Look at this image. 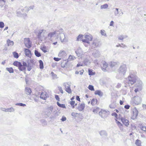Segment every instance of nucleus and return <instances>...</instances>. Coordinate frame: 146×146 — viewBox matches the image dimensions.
I'll use <instances>...</instances> for the list:
<instances>
[{
  "instance_id": "obj_1",
  "label": "nucleus",
  "mask_w": 146,
  "mask_h": 146,
  "mask_svg": "<svg viewBox=\"0 0 146 146\" xmlns=\"http://www.w3.org/2000/svg\"><path fill=\"white\" fill-rule=\"evenodd\" d=\"M13 65L18 67L20 71H23L25 70L27 67H32V64L31 60H28L27 62L25 61H23L22 64L20 62L16 61L13 62Z\"/></svg>"
},
{
  "instance_id": "obj_2",
  "label": "nucleus",
  "mask_w": 146,
  "mask_h": 146,
  "mask_svg": "<svg viewBox=\"0 0 146 146\" xmlns=\"http://www.w3.org/2000/svg\"><path fill=\"white\" fill-rule=\"evenodd\" d=\"M137 80L136 72L134 71H131L127 78V82L129 84L132 85L136 82Z\"/></svg>"
},
{
  "instance_id": "obj_3",
  "label": "nucleus",
  "mask_w": 146,
  "mask_h": 146,
  "mask_svg": "<svg viewBox=\"0 0 146 146\" xmlns=\"http://www.w3.org/2000/svg\"><path fill=\"white\" fill-rule=\"evenodd\" d=\"M44 31H45L43 30H39L36 32V34L37 38L41 41L43 40L46 39Z\"/></svg>"
},
{
  "instance_id": "obj_4",
  "label": "nucleus",
  "mask_w": 146,
  "mask_h": 146,
  "mask_svg": "<svg viewBox=\"0 0 146 146\" xmlns=\"http://www.w3.org/2000/svg\"><path fill=\"white\" fill-rule=\"evenodd\" d=\"M127 71L126 66L125 64H123L120 66L118 70L119 73L121 75H124Z\"/></svg>"
},
{
  "instance_id": "obj_5",
  "label": "nucleus",
  "mask_w": 146,
  "mask_h": 146,
  "mask_svg": "<svg viewBox=\"0 0 146 146\" xmlns=\"http://www.w3.org/2000/svg\"><path fill=\"white\" fill-rule=\"evenodd\" d=\"M133 102L136 105L140 104L142 101V98L138 96H135L132 99Z\"/></svg>"
},
{
  "instance_id": "obj_6",
  "label": "nucleus",
  "mask_w": 146,
  "mask_h": 146,
  "mask_svg": "<svg viewBox=\"0 0 146 146\" xmlns=\"http://www.w3.org/2000/svg\"><path fill=\"white\" fill-rule=\"evenodd\" d=\"M63 85L65 88V91L69 94L72 93V90L70 88V85L68 83H64L63 84Z\"/></svg>"
},
{
  "instance_id": "obj_7",
  "label": "nucleus",
  "mask_w": 146,
  "mask_h": 146,
  "mask_svg": "<svg viewBox=\"0 0 146 146\" xmlns=\"http://www.w3.org/2000/svg\"><path fill=\"white\" fill-rule=\"evenodd\" d=\"M92 45L94 48H96L100 46L101 45V44L99 40L97 39H95L93 40Z\"/></svg>"
},
{
  "instance_id": "obj_8",
  "label": "nucleus",
  "mask_w": 146,
  "mask_h": 146,
  "mask_svg": "<svg viewBox=\"0 0 146 146\" xmlns=\"http://www.w3.org/2000/svg\"><path fill=\"white\" fill-rule=\"evenodd\" d=\"M24 44L25 46L28 48L31 47V42L29 38H26L25 39Z\"/></svg>"
},
{
  "instance_id": "obj_9",
  "label": "nucleus",
  "mask_w": 146,
  "mask_h": 146,
  "mask_svg": "<svg viewBox=\"0 0 146 146\" xmlns=\"http://www.w3.org/2000/svg\"><path fill=\"white\" fill-rule=\"evenodd\" d=\"M107 112L104 110H101L99 112V115L102 118H106L108 115Z\"/></svg>"
},
{
  "instance_id": "obj_10",
  "label": "nucleus",
  "mask_w": 146,
  "mask_h": 146,
  "mask_svg": "<svg viewBox=\"0 0 146 146\" xmlns=\"http://www.w3.org/2000/svg\"><path fill=\"white\" fill-rule=\"evenodd\" d=\"M135 82V86L139 88L140 89H142L143 85L142 81L140 80H137Z\"/></svg>"
},
{
  "instance_id": "obj_11",
  "label": "nucleus",
  "mask_w": 146,
  "mask_h": 146,
  "mask_svg": "<svg viewBox=\"0 0 146 146\" xmlns=\"http://www.w3.org/2000/svg\"><path fill=\"white\" fill-rule=\"evenodd\" d=\"M60 39L61 42H66L68 41L67 39L65 38L64 34L63 33H60Z\"/></svg>"
},
{
  "instance_id": "obj_12",
  "label": "nucleus",
  "mask_w": 146,
  "mask_h": 146,
  "mask_svg": "<svg viewBox=\"0 0 146 146\" xmlns=\"http://www.w3.org/2000/svg\"><path fill=\"white\" fill-rule=\"evenodd\" d=\"M75 53L78 57L81 56L83 53L82 49L80 47L78 48L77 50L76 51Z\"/></svg>"
},
{
  "instance_id": "obj_13",
  "label": "nucleus",
  "mask_w": 146,
  "mask_h": 146,
  "mask_svg": "<svg viewBox=\"0 0 146 146\" xmlns=\"http://www.w3.org/2000/svg\"><path fill=\"white\" fill-rule=\"evenodd\" d=\"M100 136L103 138L107 136L108 134L106 131L102 130L99 132Z\"/></svg>"
},
{
  "instance_id": "obj_14",
  "label": "nucleus",
  "mask_w": 146,
  "mask_h": 146,
  "mask_svg": "<svg viewBox=\"0 0 146 146\" xmlns=\"http://www.w3.org/2000/svg\"><path fill=\"white\" fill-rule=\"evenodd\" d=\"M102 63L103 64L102 66H101L102 70L104 71H105L106 70V68L108 67V64L105 61H102Z\"/></svg>"
},
{
  "instance_id": "obj_15",
  "label": "nucleus",
  "mask_w": 146,
  "mask_h": 146,
  "mask_svg": "<svg viewBox=\"0 0 146 146\" xmlns=\"http://www.w3.org/2000/svg\"><path fill=\"white\" fill-rule=\"evenodd\" d=\"M121 120L126 126H128L129 125V121L127 119L122 117L121 118Z\"/></svg>"
},
{
  "instance_id": "obj_16",
  "label": "nucleus",
  "mask_w": 146,
  "mask_h": 146,
  "mask_svg": "<svg viewBox=\"0 0 146 146\" xmlns=\"http://www.w3.org/2000/svg\"><path fill=\"white\" fill-rule=\"evenodd\" d=\"M85 108V104L84 103L79 104L78 107V109L79 111H83Z\"/></svg>"
},
{
  "instance_id": "obj_17",
  "label": "nucleus",
  "mask_w": 146,
  "mask_h": 146,
  "mask_svg": "<svg viewBox=\"0 0 146 146\" xmlns=\"http://www.w3.org/2000/svg\"><path fill=\"white\" fill-rule=\"evenodd\" d=\"M47 97V95L45 92H42L41 93L40 96V98L43 100H46Z\"/></svg>"
},
{
  "instance_id": "obj_18",
  "label": "nucleus",
  "mask_w": 146,
  "mask_h": 146,
  "mask_svg": "<svg viewBox=\"0 0 146 146\" xmlns=\"http://www.w3.org/2000/svg\"><path fill=\"white\" fill-rule=\"evenodd\" d=\"M138 115V111L136 109H135L133 111V115L132 117L133 119L136 118Z\"/></svg>"
},
{
  "instance_id": "obj_19",
  "label": "nucleus",
  "mask_w": 146,
  "mask_h": 146,
  "mask_svg": "<svg viewBox=\"0 0 146 146\" xmlns=\"http://www.w3.org/2000/svg\"><path fill=\"white\" fill-rule=\"evenodd\" d=\"M66 55L65 51L64 50H61L58 54V56L62 58L64 57Z\"/></svg>"
},
{
  "instance_id": "obj_20",
  "label": "nucleus",
  "mask_w": 146,
  "mask_h": 146,
  "mask_svg": "<svg viewBox=\"0 0 146 146\" xmlns=\"http://www.w3.org/2000/svg\"><path fill=\"white\" fill-rule=\"evenodd\" d=\"M56 35L57 36H58L59 35H60V33H62L63 32V31L62 29H60L58 30L57 29L55 31Z\"/></svg>"
},
{
  "instance_id": "obj_21",
  "label": "nucleus",
  "mask_w": 146,
  "mask_h": 146,
  "mask_svg": "<svg viewBox=\"0 0 146 146\" xmlns=\"http://www.w3.org/2000/svg\"><path fill=\"white\" fill-rule=\"evenodd\" d=\"M24 50L25 55L27 56H29L30 54L31 53L30 50L29 49L26 48H24Z\"/></svg>"
},
{
  "instance_id": "obj_22",
  "label": "nucleus",
  "mask_w": 146,
  "mask_h": 146,
  "mask_svg": "<svg viewBox=\"0 0 146 146\" xmlns=\"http://www.w3.org/2000/svg\"><path fill=\"white\" fill-rule=\"evenodd\" d=\"M93 55L95 58H98L100 56V52L98 51H96L92 53Z\"/></svg>"
},
{
  "instance_id": "obj_23",
  "label": "nucleus",
  "mask_w": 146,
  "mask_h": 146,
  "mask_svg": "<svg viewBox=\"0 0 146 146\" xmlns=\"http://www.w3.org/2000/svg\"><path fill=\"white\" fill-rule=\"evenodd\" d=\"M85 38L87 39L89 41V40L90 41H92V36L90 35H85Z\"/></svg>"
},
{
  "instance_id": "obj_24",
  "label": "nucleus",
  "mask_w": 146,
  "mask_h": 146,
  "mask_svg": "<svg viewBox=\"0 0 146 146\" xmlns=\"http://www.w3.org/2000/svg\"><path fill=\"white\" fill-rule=\"evenodd\" d=\"M53 109V107L52 106H50V107L48 108L47 109L48 113L50 114L52 111Z\"/></svg>"
},
{
  "instance_id": "obj_25",
  "label": "nucleus",
  "mask_w": 146,
  "mask_h": 146,
  "mask_svg": "<svg viewBox=\"0 0 146 146\" xmlns=\"http://www.w3.org/2000/svg\"><path fill=\"white\" fill-rule=\"evenodd\" d=\"M95 95H98L100 96H102L103 95V93L100 90H96L95 92Z\"/></svg>"
},
{
  "instance_id": "obj_26",
  "label": "nucleus",
  "mask_w": 146,
  "mask_h": 146,
  "mask_svg": "<svg viewBox=\"0 0 146 146\" xmlns=\"http://www.w3.org/2000/svg\"><path fill=\"white\" fill-rule=\"evenodd\" d=\"M25 90L26 92V94L28 95H30L32 92L31 89L28 87L26 88L25 89Z\"/></svg>"
},
{
  "instance_id": "obj_27",
  "label": "nucleus",
  "mask_w": 146,
  "mask_h": 146,
  "mask_svg": "<svg viewBox=\"0 0 146 146\" xmlns=\"http://www.w3.org/2000/svg\"><path fill=\"white\" fill-rule=\"evenodd\" d=\"M7 43L8 44V46H12L14 44V42L13 41H11L9 39H8L7 40Z\"/></svg>"
},
{
  "instance_id": "obj_28",
  "label": "nucleus",
  "mask_w": 146,
  "mask_h": 146,
  "mask_svg": "<svg viewBox=\"0 0 146 146\" xmlns=\"http://www.w3.org/2000/svg\"><path fill=\"white\" fill-rule=\"evenodd\" d=\"M117 64L116 62H111L109 63V65L111 67H113L117 65Z\"/></svg>"
},
{
  "instance_id": "obj_29",
  "label": "nucleus",
  "mask_w": 146,
  "mask_h": 146,
  "mask_svg": "<svg viewBox=\"0 0 146 146\" xmlns=\"http://www.w3.org/2000/svg\"><path fill=\"white\" fill-rule=\"evenodd\" d=\"M108 7V5L106 3L103 5H101L100 7V8L101 9H107Z\"/></svg>"
},
{
  "instance_id": "obj_30",
  "label": "nucleus",
  "mask_w": 146,
  "mask_h": 146,
  "mask_svg": "<svg viewBox=\"0 0 146 146\" xmlns=\"http://www.w3.org/2000/svg\"><path fill=\"white\" fill-rule=\"evenodd\" d=\"M135 144L137 146H141V141L139 140H136L135 141Z\"/></svg>"
},
{
  "instance_id": "obj_31",
  "label": "nucleus",
  "mask_w": 146,
  "mask_h": 146,
  "mask_svg": "<svg viewBox=\"0 0 146 146\" xmlns=\"http://www.w3.org/2000/svg\"><path fill=\"white\" fill-rule=\"evenodd\" d=\"M55 31H54L53 32H50L49 33L48 35V36L49 37H50V38L53 36H54L55 35H56L55 34Z\"/></svg>"
},
{
  "instance_id": "obj_32",
  "label": "nucleus",
  "mask_w": 146,
  "mask_h": 146,
  "mask_svg": "<svg viewBox=\"0 0 146 146\" xmlns=\"http://www.w3.org/2000/svg\"><path fill=\"white\" fill-rule=\"evenodd\" d=\"M57 104L60 107L64 108H66V106L64 104H60L58 102H57Z\"/></svg>"
},
{
  "instance_id": "obj_33",
  "label": "nucleus",
  "mask_w": 146,
  "mask_h": 146,
  "mask_svg": "<svg viewBox=\"0 0 146 146\" xmlns=\"http://www.w3.org/2000/svg\"><path fill=\"white\" fill-rule=\"evenodd\" d=\"M97 99H93L91 101V104L92 105L94 106L97 103Z\"/></svg>"
},
{
  "instance_id": "obj_34",
  "label": "nucleus",
  "mask_w": 146,
  "mask_h": 146,
  "mask_svg": "<svg viewBox=\"0 0 146 146\" xmlns=\"http://www.w3.org/2000/svg\"><path fill=\"white\" fill-rule=\"evenodd\" d=\"M119 9L118 8H116L115 10L114 11V15L115 16H119Z\"/></svg>"
},
{
  "instance_id": "obj_35",
  "label": "nucleus",
  "mask_w": 146,
  "mask_h": 146,
  "mask_svg": "<svg viewBox=\"0 0 146 146\" xmlns=\"http://www.w3.org/2000/svg\"><path fill=\"white\" fill-rule=\"evenodd\" d=\"M6 70L9 72L10 73H13L14 72L13 70L11 67L7 68Z\"/></svg>"
},
{
  "instance_id": "obj_36",
  "label": "nucleus",
  "mask_w": 146,
  "mask_h": 146,
  "mask_svg": "<svg viewBox=\"0 0 146 146\" xmlns=\"http://www.w3.org/2000/svg\"><path fill=\"white\" fill-rule=\"evenodd\" d=\"M15 110V109L11 107L10 108L7 109L6 112H13Z\"/></svg>"
},
{
  "instance_id": "obj_37",
  "label": "nucleus",
  "mask_w": 146,
  "mask_h": 146,
  "mask_svg": "<svg viewBox=\"0 0 146 146\" xmlns=\"http://www.w3.org/2000/svg\"><path fill=\"white\" fill-rule=\"evenodd\" d=\"M109 107L111 108L112 109H114L116 107L115 103V102L113 103L110 105Z\"/></svg>"
},
{
  "instance_id": "obj_38",
  "label": "nucleus",
  "mask_w": 146,
  "mask_h": 146,
  "mask_svg": "<svg viewBox=\"0 0 146 146\" xmlns=\"http://www.w3.org/2000/svg\"><path fill=\"white\" fill-rule=\"evenodd\" d=\"M39 63H40V68L41 69H42L44 68L43 63L42 60H39Z\"/></svg>"
},
{
  "instance_id": "obj_39",
  "label": "nucleus",
  "mask_w": 146,
  "mask_h": 146,
  "mask_svg": "<svg viewBox=\"0 0 146 146\" xmlns=\"http://www.w3.org/2000/svg\"><path fill=\"white\" fill-rule=\"evenodd\" d=\"M76 58L74 56L70 55L68 57V61L73 60Z\"/></svg>"
},
{
  "instance_id": "obj_40",
  "label": "nucleus",
  "mask_w": 146,
  "mask_h": 146,
  "mask_svg": "<svg viewBox=\"0 0 146 146\" xmlns=\"http://www.w3.org/2000/svg\"><path fill=\"white\" fill-rule=\"evenodd\" d=\"M35 54L36 56L38 57H39L41 56L40 53L36 50L35 51Z\"/></svg>"
},
{
  "instance_id": "obj_41",
  "label": "nucleus",
  "mask_w": 146,
  "mask_h": 146,
  "mask_svg": "<svg viewBox=\"0 0 146 146\" xmlns=\"http://www.w3.org/2000/svg\"><path fill=\"white\" fill-rule=\"evenodd\" d=\"M40 49L42 50L43 52L46 53L47 52L46 48L45 46H44L40 48Z\"/></svg>"
},
{
  "instance_id": "obj_42",
  "label": "nucleus",
  "mask_w": 146,
  "mask_h": 146,
  "mask_svg": "<svg viewBox=\"0 0 146 146\" xmlns=\"http://www.w3.org/2000/svg\"><path fill=\"white\" fill-rule=\"evenodd\" d=\"M84 63L85 65H88L90 64V62L88 60L85 59L84 61Z\"/></svg>"
},
{
  "instance_id": "obj_43",
  "label": "nucleus",
  "mask_w": 146,
  "mask_h": 146,
  "mask_svg": "<svg viewBox=\"0 0 146 146\" xmlns=\"http://www.w3.org/2000/svg\"><path fill=\"white\" fill-rule=\"evenodd\" d=\"M41 122L43 126H45L47 124V122L45 120L42 119L41 120Z\"/></svg>"
},
{
  "instance_id": "obj_44",
  "label": "nucleus",
  "mask_w": 146,
  "mask_h": 146,
  "mask_svg": "<svg viewBox=\"0 0 146 146\" xmlns=\"http://www.w3.org/2000/svg\"><path fill=\"white\" fill-rule=\"evenodd\" d=\"M5 3V0H0V6L2 7L4 5Z\"/></svg>"
},
{
  "instance_id": "obj_45",
  "label": "nucleus",
  "mask_w": 146,
  "mask_h": 146,
  "mask_svg": "<svg viewBox=\"0 0 146 146\" xmlns=\"http://www.w3.org/2000/svg\"><path fill=\"white\" fill-rule=\"evenodd\" d=\"M13 55L14 57L16 58H18L19 57V56L18 53L16 52H13Z\"/></svg>"
},
{
  "instance_id": "obj_46",
  "label": "nucleus",
  "mask_w": 146,
  "mask_h": 146,
  "mask_svg": "<svg viewBox=\"0 0 146 146\" xmlns=\"http://www.w3.org/2000/svg\"><path fill=\"white\" fill-rule=\"evenodd\" d=\"M99 108H94L93 110V112L94 113H97L99 111Z\"/></svg>"
},
{
  "instance_id": "obj_47",
  "label": "nucleus",
  "mask_w": 146,
  "mask_h": 146,
  "mask_svg": "<svg viewBox=\"0 0 146 146\" xmlns=\"http://www.w3.org/2000/svg\"><path fill=\"white\" fill-rule=\"evenodd\" d=\"M83 36L82 35H79L77 37V40L79 41L82 40Z\"/></svg>"
},
{
  "instance_id": "obj_48",
  "label": "nucleus",
  "mask_w": 146,
  "mask_h": 146,
  "mask_svg": "<svg viewBox=\"0 0 146 146\" xmlns=\"http://www.w3.org/2000/svg\"><path fill=\"white\" fill-rule=\"evenodd\" d=\"M88 73L89 75H93L95 74V73L92 72V70L91 69H88Z\"/></svg>"
},
{
  "instance_id": "obj_49",
  "label": "nucleus",
  "mask_w": 146,
  "mask_h": 146,
  "mask_svg": "<svg viewBox=\"0 0 146 146\" xmlns=\"http://www.w3.org/2000/svg\"><path fill=\"white\" fill-rule=\"evenodd\" d=\"M17 106H21L24 107L26 106V104H23L22 103H17L15 104Z\"/></svg>"
},
{
  "instance_id": "obj_50",
  "label": "nucleus",
  "mask_w": 146,
  "mask_h": 146,
  "mask_svg": "<svg viewBox=\"0 0 146 146\" xmlns=\"http://www.w3.org/2000/svg\"><path fill=\"white\" fill-rule=\"evenodd\" d=\"M88 88L89 90H91V91H94V88L93 86L90 85L88 87Z\"/></svg>"
},
{
  "instance_id": "obj_51",
  "label": "nucleus",
  "mask_w": 146,
  "mask_h": 146,
  "mask_svg": "<svg viewBox=\"0 0 146 146\" xmlns=\"http://www.w3.org/2000/svg\"><path fill=\"white\" fill-rule=\"evenodd\" d=\"M119 46H120L121 47H122V48H125L126 47V45L125 44H121V45L119 44L118 45H116V47H118Z\"/></svg>"
},
{
  "instance_id": "obj_52",
  "label": "nucleus",
  "mask_w": 146,
  "mask_h": 146,
  "mask_svg": "<svg viewBox=\"0 0 146 146\" xmlns=\"http://www.w3.org/2000/svg\"><path fill=\"white\" fill-rule=\"evenodd\" d=\"M82 40L83 42L86 43L87 44H89L90 43V42L86 39H82Z\"/></svg>"
},
{
  "instance_id": "obj_53",
  "label": "nucleus",
  "mask_w": 146,
  "mask_h": 146,
  "mask_svg": "<svg viewBox=\"0 0 146 146\" xmlns=\"http://www.w3.org/2000/svg\"><path fill=\"white\" fill-rule=\"evenodd\" d=\"M101 33L103 36H106V33H105V31L104 30H101Z\"/></svg>"
},
{
  "instance_id": "obj_54",
  "label": "nucleus",
  "mask_w": 146,
  "mask_h": 146,
  "mask_svg": "<svg viewBox=\"0 0 146 146\" xmlns=\"http://www.w3.org/2000/svg\"><path fill=\"white\" fill-rule=\"evenodd\" d=\"M141 129L145 131H146V127L144 126H142L141 127Z\"/></svg>"
},
{
  "instance_id": "obj_55",
  "label": "nucleus",
  "mask_w": 146,
  "mask_h": 146,
  "mask_svg": "<svg viewBox=\"0 0 146 146\" xmlns=\"http://www.w3.org/2000/svg\"><path fill=\"white\" fill-rule=\"evenodd\" d=\"M4 26V24L3 22H0V28H3Z\"/></svg>"
},
{
  "instance_id": "obj_56",
  "label": "nucleus",
  "mask_w": 146,
  "mask_h": 146,
  "mask_svg": "<svg viewBox=\"0 0 146 146\" xmlns=\"http://www.w3.org/2000/svg\"><path fill=\"white\" fill-rule=\"evenodd\" d=\"M125 37L123 35H120L119 36L118 39L119 40H123Z\"/></svg>"
},
{
  "instance_id": "obj_57",
  "label": "nucleus",
  "mask_w": 146,
  "mask_h": 146,
  "mask_svg": "<svg viewBox=\"0 0 146 146\" xmlns=\"http://www.w3.org/2000/svg\"><path fill=\"white\" fill-rule=\"evenodd\" d=\"M58 88L59 90L60 91L61 93L62 94L63 93V91L62 90V88L61 87H58Z\"/></svg>"
},
{
  "instance_id": "obj_58",
  "label": "nucleus",
  "mask_w": 146,
  "mask_h": 146,
  "mask_svg": "<svg viewBox=\"0 0 146 146\" xmlns=\"http://www.w3.org/2000/svg\"><path fill=\"white\" fill-rule=\"evenodd\" d=\"M66 117H65L64 116H63L62 118L61 119V120L62 121H65L66 120Z\"/></svg>"
},
{
  "instance_id": "obj_59",
  "label": "nucleus",
  "mask_w": 146,
  "mask_h": 146,
  "mask_svg": "<svg viewBox=\"0 0 146 146\" xmlns=\"http://www.w3.org/2000/svg\"><path fill=\"white\" fill-rule=\"evenodd\" d=\"M116 122L118 126H121V125H122V124L120 122L117 120H116Z\"/></svg>"
},
{
  "instance_id": "obj_60",
  "label": "nucleus",
  "mask_w": 146,
  "mask_h": 146,
  "mask_svg": "<svg viewBox=\"0 0 146 146\" xmlns=\"http://www.w3.org/2000/svg\"><path fill=\"white\" fill-rule=\"evenodd\" d=\"M54 60L56 61H58L61 59V58H58L54 57L53 58Z\"/></svg>"
},
{
  "instance_id": "obj_61",
  "label": "nucleus",
  "mask_w": 146,
  "mask_h": 146,
  "mask_svg": "<svg viewBox=\"0 0 146 146\" xmlns=\"http://www.w3.org/2000/svg\"><path fill=\"white\" fill-rule=\"evenodd\" d=\"M77 114V113L73 112L71 113V115L73 116L76 117V115Z\"/></svg>"
},
{
  "instance_id": "obj_62",
  "label": "nucleus",
  "mask_w": 146,
  "mask_h": 146,
  "mask_svg": "<svg viewBox=\"0 0 146 146\" xmlns=\"http://www.w3.org/2000/svg\"><path fill=\"white\" fill-rule=\"evenodd\" d=\"M111 115L112 116H115V117H117V114L115 112L112 113L111 114Z\"/></svg>"
},
{
  "instance_id": "obj_63",
  "label": "nucleus",
  "mask_w": 146,
  "mask_h": 146,
  "mask_svg": "<svg viewBox=\"0 0 146 146\" xmlns=\"http://www.w3.org/2000/svg\"><path fill=\"white\" fill-rule=\"evenodd\" d=\"M130 108V106L128 105H126L124 106V108L127 109H128Z\"/></svg>"
},
{
  "instance_id": "obj_64",
  "label": "nucleus",
  "mask_w": 146,
  "mask_h": 146,
  "mask_svg": "<svg viewBox=\"0 0 146 146\" xmlns=\"http://www.w3.org/2000/svg\"><path fill=\"white\" fill-rule=\"evenodd\" d=\"M55 98L58 101H59L60 100V98L57 95H56L55 96Z\"/></svg>"
}]
</instances>
